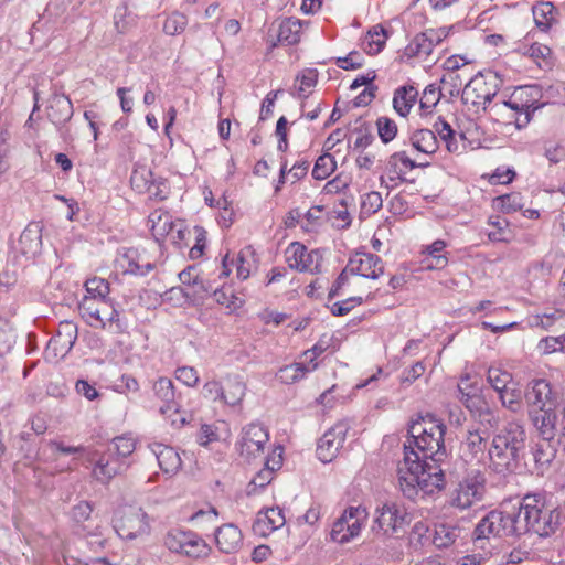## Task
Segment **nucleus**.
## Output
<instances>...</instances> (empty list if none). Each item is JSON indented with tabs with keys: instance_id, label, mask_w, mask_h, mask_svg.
I'll list each match as a JSON object with an SVG mask.
<instances>
[{
	"instance_id": "f257e3e1",
	"label": "nucleus",
	"mask_w": 565,
	"mask_h": 565,
	"mask_svg": "<svg viewBox=\"0 0 565 565\" xmlns=\"http://www.w3.org/2000/svg\"><path fill=\"white\" fill-rule=\"evenodd\" d=\"M411 439L404 445V458L397 466L398 487L404 497L415 500L419 493H434L445 486L440 462L446 458L445 424L431 415L413 422Z\"/></svg>"
},
{
	"instance_id": "f03ea898",
	"label": "nucleus",
	"mask_w": 565,
	"mask_h": 565,
	"mask_svg": "<svg viewBox=\"0 0 565 565\" xmlns=\"http://www.w3.org/2000/svg\"><path fill=\"white\" fill-rule=\"evenodd\" d=\"M526 431L522 420L511 419L497 429L487 452L489 469L500 476L514 472L525 449Z\"/></svg>"
},
{
	"instance_id": "7ed1b4c3",
	"label": "nucleus",
	"mask_w": 565,
	"mask_h": 565,
	"mask_svg": "<svg viewBox=\"0 0 565 565\" xmlns=\"http://www.w3.org/2000/svg\"><path fill=\"white\" fill-rule=\"evenodd\" d=\"M513 513L516 536L533 532L546 537L555 533L559 525L561 513L545 495L540 493L526 494Z\"/></svg>"
},
{
	"instance_id": "20e7f679",
	"label": "nucleus",
	"mask_w": 565,
	"mask_h": 565,
	"mask_svg": "<svg viewBox=\"0 0 565 565\" xmlns=\"http://www.w3.org/2000/svg\"><path fill=\"white\" fill-rule=\"evenodd\" d=\"M135 449V439L125 435L114 438L103 452L98 450L90 451L87 461L93 466V477L104 484L109 483L113 478L127 468L124 460Z\"/></svg>"
},
{
	"instance_id": "39448f33",
	"label": "nucleus",
	"mask_w": 565,
	"mask_h": 565,
	"mask_svg": "<svg viewBox=\"0 0 565 565\" xmlns=\"http://www.w3.org/2000/svg\"><path fill=\"white\" fill-rule=\"evenodd\" d=\"M502 86V79L495 73H478L463 87L461 99L466 105L493 115L500 114V102L492 104Z\"/></svg>"
},
{
	"instance_id": "423d86ee",
	"label": "nucleus",
	"mask_w": 565,
	"mask_h": 565,
	"mask_svg": "<svg viewBox=\"0 0 565 565\" xmlns=\"http://www.w3.org/2000/svg\"><path fill=\"white\" fill-rule=\"evenodd\" d=\"M516 536L512 512L492 510L476 525L472 541L477 547L484 548L491 537Z\"/></svg>"
},
{
	"instance_id": "0eeeda50",
	"label": "nucleus",
	"mask_w": 565,
	"mask_h": 565,
	"mask_svg": "<svg viewBox=\"0 0 565 565\" xmlns=\"http://www.w3.org/2000/svg\"><path fill=\"white\" fill-rule=\"evenodd\" d=\"M539 86H520L508 98L500 99V111L505 108L512 110L514 115H519L514 118L515 126L519 129L525 127L531 115L544 106V103L539 104Z\"/></svg>"
},
{
	"instance_id": "6e6552de",
	"label": "nucleus",
	"mask_w": 565,
	"mask_h": 565,
	"mask_svg": "<svg viewBox=\"0 0 565 565\" xmlns=\"http://www.w3.org/2000/svg\"><path fill=\"white\" fill-rule=\"evenodd\" d=\"M486 492L484 476L478 471L468 473L450 491L448 503L459 510H466L483 499Z\"/></svg>"
},
{
	"instance_id": "1a4fd4ad",
	"label": "nucleus",
	"mask_w": 565,
	"mask_h": 565,
	"mask_svg": "<svg viewBox=\"0 0 565 565\" xmlns=\"http://www.w3.org/2000/svg\"><path fill=\"white\" fill-rule=\"evenodd\" d=\"M116 533L125 540H135L150 533L148 514L137 507L120 509L114 519Z\"/></svg>"
},
{
	"instance_id": "9d476101",
	"label": "nucleus",
	"mask_w": 565,
	"mask_h": 565,
	"mask_svg": "<svg viewBox=\"0 0 565 565\" xmlns=\"http://www.w3.org/2000/svg\"><path fill=\"white\" fill-rule=\"evenodd\" d=\"M537 436L548 443H554L565 454V406L548 408L547 413L531 422Z\"/></svg>"
},
{
	"instance_id": "9b49d317",
	"label": "nucleus",
	"mask_w": 565,
	"mask_h": 565,
	"mask_svg": "<svg viewBox=\"0 0 565 565\" xmlns=\"http://www.w3.org/2000/svg\"><path fill=\"white\" fill-rule=\"evenodd\" d=\"M366 516L367 512L362 507L348 508L342 515L334 521L330 532V539L339 544L349 543L360 534Z\"/></svg>"
},
{
	"instance_id": "f8f14e48",
	"label": "nucleus",
	"mask_w": 565,
	"mask_h": 565,
	"mask_svg": "<svg viewBox=\"0 0 565 565\" xmlns=\"http://www.w3.org/2000/svg\"><path fill=\"white\" fill-rule=\"evenodd\" d=\"M268 441V430L260 424L252 423L242 428L236 448L242 458L250 461L264 455Z\"/></svg>"
},
{
	"instance_id": "ddd939ff",
	"label": "nucleus",
	"mask_w": 565,
	"mask_h": 565,
	"mask_svg": "<svg viewBox=\"0 0 565 565\" xmlns=\"http://www.w3.org/2000/svg\"><path fill=\"white\" fill-rule=\"evenodd\" d=\"M524 397L531 422L536 419V416L547 413L548 408H556L552 386L546 380L539 379L530 382Z\"/></svg>"
},
{
	"instance_id": "4468645a",
	"label": "nucleus",
	"mask_w": 565,
	"mask_h": 565,
	"mask_svg": "<svg viewBox=\"0 0 565 565\" xmlns=\"http://www.w3.org/2000/svg\"><path fill=\"white\" fill-rule=\"evenodd\" d=\"M288 266L301 273L319 274L322 265V254L319 249L309 250L299 242L291 243L286 249Z\"/></svg>"
},
{
	"instance_id": "2eb2a0df",
	"label": "nucleus",
	"mask_w": 565,
	"mask_h": 565,
	"mask_svg": "<svg viewBox=\"0 0 565 565\" xmlns=\"http://www.w3.org/2000/svg\"><path fill=\"white\" fill-rule=\"evenodd\" d=\"M350 428V422L343 419L335 423L322 435L317 446V456L320 461L327 463L338 456Z\"/></svg>"
},
{
	"instance_id": "dca6fc26",
	"label": "nucleus",
	"mask_w": 565,
	"mask_h": 565,
	"mask_svg": "<svg viewBox=\"0 0 565 565\" xmlns=\"http://www.w3.org/2000/svg\"><path fill=\"white\" fill-rule=\"evenodd\" d=\"M77 324L71 320L58 323L56 334L49 341L45 349V359L57 361L63 359L74 347L77 340Z\"/></svg>"
},
{
	"instance_id": "f3484780",
	"label": "nucleus",
	"mask_w": 565,
	"mask_h": 565,
	"mask_svg": "<svg viewBox=\"0 0 565 565\" xmlns=\"http://www.w3.org/2000/svg\"><path fill=\"white\" fill-rule=\"evenodd\" d=\"M406 516L405 511L396 503H384L375 510L372 530L376 534L392 536L404 525Z\"/></svg>"
},
{
	"instance_id": "a211bd4d",
	"label": "nucleus",
	"mask_w": 565,
	"mask_h": 565,
	"mask_svg": "<svg viewBox=\"0 0 565 565\" xmlns=\"http://www.w3.org/2000/svg\"><path fill=\"white\" fill-rule=\"evenodd\" d=\"M488 425L472 424L461 443V451L465 457L477 461L487 458L488 448L490 446V433Z\"/></svg>"
},
{
	"instance_id": "6ab92c4d",
	"label": "nucleus",
	"mask_w": 565,
	"mask_h": 565,
	"mask_svg": "<svg viewBox=\"0 0 565 565\" xmlns=\"http://www.w3.org/2000/svg\"><path fill=\"white\" fill-rule=\"evenodd\" d=\"M115 266L124 275L146 276L154 268L152 262L137 248H121L115 260Z\"/></svg>"
},
{
	"instance_id": "aec40b11",
	"label": "nucleus",
	"mask_w": 565,
	"mask_h": 565,
	"mask_svg": "<svg viewBox=\"0 0 565 565\" xmlns=\"http://www.w3.org/2000/svg\"><path fill=\"white\" fill-rule=\"evenodd\" d=\"M444 30L429 29L417 34L405 47L404 54L408 57H419L427 61L433 53L434 47L446 36Z\"/></svg>"
},
{
	"instance_id": "412c9836",
	"label": "nucleus",
	"mask_w": 565,
	"mask_h": 565,
	"mask_svg": "<svg viewBox=\"0 0 565 565\" xmlns=\"http://www.w3.org/2000/svg\"><path fill=\"white\" fill-rule=\"evenodd\" d=\"M460 402L477 419L476 424L488 425L490 428H495L499 425V416L490 407L489 403L481 396L478 390L475 393L463 394L460 396Z\"/></svg>"
},
{
	"instance_id": "4be33fe9",
	"label": "nucleus",
	"mask_w": 565,
	"mask_h": 565,
	"mask_svg": "<svg viewBox=\"0 0 565 565\" xmlns=\"http://www.w3.org/2000/svg\"><path fill=\"white\" fill-rule=\"evenodd\" d=\"M347 268L350 275H359L370 279H377L384 273L383 262L379 256L362 252H358L350 257Z\"/></svg>"
},
{
	"instance_id": "5701e85b",
	"label": "nucleus",
	"mask_w": 565,
	"mask_h": 565,
	"mask_svg": "<svg viewBox=\"0 0 565 565\" xmlns=\"http://www.w3.org/2000/svg\"><path fill=\"white\" fill-rule=\"evenodd\" d=\"M282 465V449L275 448L271 454L266 458L264 468L253 478L248 486V494L255 493L256 488L263 489L274 478L276 470L280 469Z\"/></svg>"
},
{
	"instance_id": "b1692460",
	"label": "nucleus",
	"mask_w": 565,
	"mask_h": 565,
	"mask_svg": "<svg viewBox=\"0 0 565 565\" xmlns=\"http://www.w3.org/2000/svg\"><path fill=\"white\" fill-rule=\"evenodd\" d=\"M49 120L60 127L66 124L73 116V104L64 94L54 93L49 98L46 107Z\"/></svg>"
},
{
	"instance_id": "393cba45",
	"label": "nucleus",
	"mask_w": 565,
	"mask_h": 565,
	"mask_svg": "<svg viewBox=\"0 0 565 565\" xmlns=\"http://www.w3.org/2000/svg\"><path fill=\"white\" fill-rule=\"evenodd\" d=\"M286 518L280 508H268L257 513V518L253 524L254 531L263 536L269 535L274 531L282 527Z\"/></svg>"
},
{
	"instance_id": "a878e982",
	"label": "nucleus",
	"mask_w": 565,
	"mask_h": 565,
	"mask_svg": "<svg viewBox=\"0 0 565 565\" xmlns=\"http://www.w3.org/2000/svg\"><path fill=\"white\" fill-rule=\"evenodd\" d=\"M151 452L156 456L160 469L169 475H175L182 465L179 452L164 444L153 443L150 445Z\"/></svg>"
},
{
	"instance_id": "bb28decb",
	"label": "nucleus",
	"mask_w": 565,
	"mask_h": 565,
	"mask_svg": "<svg viewBox=\"0 0 565 565\" xmlns=\"http://www.w3.org/2000/svg\"><path fill=\"white\" fill-rule=\"evenodd\" d=\"M215 541L221 552L231 554L237 552L242 546L243 535L236 525L230 523L216 530Z\"/></svg>"
},
{
	"instance_id": "cd10ccee",
	"label": "nucleus",
	"mask_w": 565,
	"mask_h": 565,
	"mask_svg": "<svg viewBox=\"0 0 565 565\" xmlns=\"http://www.w3.org/2000/svg\"><path fill=\"white\" fill-rule=\"evenodd\" d=\"M42 246L41 230L38 224H31L24 228L19 238V250L28 258L40 253Z\"/></svg>"
},
{
	"instance_id": "c85d7f7f",
	"label": "nucleus",
	"mask_w": 565,
	"mask_h": 565,
	"mask_svg": "<svg viewBox=\"0 0 565 565\" xmlns=\"http://www.w3.org/2000/svg\"><path fill=\"white\" fill-rule=\"evenodd\" d=\"M153 392L156 396L163 402L160 412L166 414L169 411L178 412V404L175 402L174 386L170 379L159 377L153 383Z\"/></svg>"
},
{
	"instance_id": "c756f323",
	"label": "nucleus",
	"mask_w": 565,
	"mask_h": 565,
	"mask_svg": "<svg viewBox=\"0 0 565 565\" xmlns=\"http://www.w3.org/2000/svg\"><path fill=\"white\" fill-rule=\"evenodd\" d=\"M302 23L296 18H286L279 22L277 38L282 45H295L300 42Z\"/></svg>"
},
{
	"instance_id": "7c9ffc66",
	"label": "nucleus",
	"mask_w": 565,
	"mask_h": 565,
	"mask_svg": "<svg viewBox=\"0 0 565 565\" xmlns=\"http://www.w3.org/2000/svg\"><path fill=\"white\" fill-rule=\"evenodd\" d=\"M417 96L418 93L414 86H402L394 93L393 108L401 117L405 118L415 105Z\"/></svg>"
},
{
	"instance_id": "2f4dec72",
	"label": "nucleus",
	"mask_w": 565,
	"mask_h": 565,
	"mask_svg": "<svg viewBox=\"0 0 565 565\" xmlns=\"http://www.w3.org/2000/svg\"><path fill=\"white\" fill-rule=\"evenodd\" d=\"M532 13L536 26L541 31H548L557 21V10L552 2H540L533 6Z\"/></svg>"
},
{
	"instance_id": "473e14b6",
	"label": "nucleus",
	"mask_w": 565,
	"mask_h": 565,
	"mask_svg": "<svg viewBox=\"0 0 565 565\" xmlns=\"http://www.w3.org/2000/svg\"><path fill=\"white\" fill-rule=\"evenodd\" d=\"M149 222L151 223L152 235L157 238H163L173 233L175 227L172 216L161 210H156L149 215Z\"/></svg>"
},
{
	"instance_id": "72a5a7b5",
	"label": "nucleus",
	"mask_w": 565,
	"mask_h": 565,
	"mask_svg": "<svg viewBox=\"0 0 565 565\" xmlns=\"http://www.w3.org/2000/svg\"><path fill=\"white\" fill-rule=\"evenodd\" d=\"M412 146L419 152L433 154L438 150V140L435 131L418 129L411 136Z\"/></svg>"
},
{
	"instance_id": "f704fd0d",
	"label": "nucleus",
	"mask_w": 565,
	"mask_h": 565,
	"mask_svg": "<svg viewBox=\"0 0 565 565\" xmlns=\"http://www.w3.org/2000/svg\"><path fill=\"white\" fill-rule=\"evenodd\" d=\"M422 164H417L412 160L405 151L394 152L386 161L385 172H390L393 175L405 177V174Z\"/></svg>"
},
{
	"instance_id": "c9c22d12",
	"label": "nucleus",
	"mask_w": 565,
	"mask_h": 565,
	"mask_svg": "<svg viewBox=\"0 0 565 565\" xmlns=\"http://www.w3.org/2000/svg\"><path fill=\"white\" fill-rule=\"evenodd\" d=\"M246 393V385L239 376L233 375L226 377V385L223 390V402L226 405H238Z\"/></svg>"
},
{
	"instance_id": "e433bc0d",
	"label": "nucleus",
	"mask_w": 565,
	"mask_h": 565,
	"mask_svg": "<svg viewBox=\"0 0 565 565\" xmlns=\"http://www.w3.org/2000/svg\"><path fill=\"white\" fill-rule=\"evenodd\" d=\"M318 367L317 363H292L286 365L278 371V379L286 384L295 383L306 376V374L315 371Z\"/></svg>"
},
{
	"instance_id": "4c0bfd02",
	"label": "nucleus",
	"mask_w": 565,
	"mask_h": 565,
	"mask_svg": "<svg viewBox=\"0 0 565 565\" xmlns=\"http://www.w3.org/2000/svg\"><path fill=\"white\" fill-rule=\"evenodd\" d=\"M387 31L382 25L373 26L364 36L363 49L371 55H375L382 51L387 40Z\"/></svg>"
},
{
	"instance_id": "58836bf2",
	"label": "nucleus",
	"mask_w": 565,
	"mask_h": 565,
	"mask_svg": "<svg viewBox=\"0 0 565 565\" xmlns=\"http://www.w3.org/2000/svg\"><path fill=\"white\" fill-rule=\"evenodd\" d=\"M460 536V529L448 524H438L435 527L433 542L438 548L452 545Z\"/></svg>"
},
{
	"instance_id": "ea45409f",
	"label": "nucleus",
	"mask_w": 565,
	"mask_h": 565,
	"mask_svg": "<svg viewBox=\"0 0 565 565\" xmlns=\"http://www.w3.org/2000/svg\"><path fill=\"white\" fill-rule=\"evenodd\" d=\"M97 319L98 320L93 319L89 326L93 328H105L107 322H118L119 312L110 299H105V301H102V306L98 309Z\"/></svg>"
},
{
	"instance_id": "a19ab883",
	"label": "nucleus",
	"mask_w": 565,
	"mask_h": 565,
	"mask_svg": "<svg viewBox=\"0 0 565 565\" xmlns=\"http://www.w3.org/2000/svg\"><path fill=\"white\" fill-rule=\"evenodd\" d=\"M493 202L497 209L507 214L518 212L524 206L522 195L516 192L500 195Z\"/></svg>"
},
{
	"instance_id": "79ce46f5",
	"label": "nucleus",
	"mask_w": 565,
	"mask_h": 565,
	"mask_svg": "<svg viewBox=\"0 0 565 565\" xmlns=\"http://www.w3.org/2000/svg\"><path fill=\"white\" fill-rule=\"evenodd\" d=\"M210 548L203 539L195 533H191L189 540L185 542L183 555L192 558H200L207 556Z\"/></svg>"
},
{
	"instance_id": "37998d69",
	"label": "nucleus",
	"mask_w": 565,
	"mask_h": 565,
	"mask_svg": "<svg viewBox=\"0 0 565 565\" xmlns=\"http://www.w3.org/2000/svg\"><path fill=\"white\" fill-rule=\"evenodd\" d=\"M254 252L250 247H246L239 252L237 255L235 266H236V276L239 280H245L250 276L253 268V259Z\"/></svg>"
},
{
	"instance_id": "c03bdc74",
	"label": "nucleus",
	"mask_w": 565,
	"mask_h": 565,
	"mask_svg": "<svg viewBox=\"0 0 565 565\" xmlns=\"http://www.w3.org/2000/svg\"><path fill=\"white\" fill-rule=\"evenodd\" d=\"M335 167L334 158L330 153H324L316 160L312 177L316 180H324L335 170Z\"/></svg>"
},
{
	"instance_id": "a18cd8bd",
	"label": "nucleus",
	"mask_w": 565,
	"mask_h": 565,
	"mask_svg": "<svg viewBox=\"0 0 565 565\" xmlns=\"http://www.w3.org/2000/svg\"><path fill=\"white\" fill-rule=\"evenodd\" d=\"M102 301H105V299L84 296L79 302V312L88 324H90L93 319L98 320V309L102 306Z\"/></svg>"
},
{
	"instance_id": "49530a36",
	"label": "nucleus",
	"mask_w": 565,
	"mask_h": 565,
	"mask_svg": "<svg viewBox=\"0 0 565 565\" xmlns=\"http://www.w3.org/2000/svg\"><path fill=\"white\" fill-rule=\"evenodd\" d=\"M375 124L377 135L383 143H388L395 139L398 128L397 124L393 119L386 116H381L376 119Z\"/></svg>"
},
{
	"instance_id": "de8ad7c7",
	"label": "nucleus",
	"mask_w": 565,
	"mask_h": 565,
	"mask_svg": "<svg viewBox=\"0 0 565 565\" xmlns=\"http://www.w3.org/2000/svg\"><path fill=\"white\" fill-rule=\"evenodd\" d=\"M192 532H184L181 530H171L164 537V545L173 553L182 554L185 542L189 540Z\"/></svg>"
},
{
	"instance_id": "09e8293b",
	"label": "nucleus",
	"mask_w": 565,
	"mask_h": 565,
	"mask_svg": "<svg viewBox=\"0 0 565 565\" xmlns=\"http://www.w3.org/2000/svg\"><path fill=\"white\" fill-rule=\"evenodd\" d=\"M499 398L503 407L512 413H520L523 409L521 402V392L515 388H507L499 393Z\"/></svg>"
},
{
	"instance_id": "8fccbe9b",
	"label": "nucleus",
	"mask_w": 565,
	"mask_h": 565,
	"mask_svg": "<svg viewBox=\"0 0 565 565\" xmlns=\"http://www.w3.org/2000/svg\"><path fill=\"white\" fill-rule=\"evenodd\" d=\"M544 97L546 102L544 104H564L565 103V86L563 83L556 82L547 85L546 87H540V95Z\"/></svg>"
},
{
	"instance_id": "3c124183",
	"label": "nucleus",
	"mask_w": 565,
	"mask_h": 565,
	"mask_svg": "<svg viewBox=\"0 0 565 565\" xmlns=\"http://www.w3.org/2000/svg\"><path fill=\"white\" fill-rule=\"evenodd\" d=\"M488 382L498 392L509 388V384L512 382V375L498 367H490L488 370Z\"/></svg>"
},
{
	"instance_id": "603ef678",
	"label": "nucleus",
	"mask_w": 565,
	"mask_h": 565,
	"mask_svg": "<svg viewBox=\"0 0 565 565\" xmlns=\"http://www.w3.org/2000/svg\"><path fill=\"white\" fill-rule=\"evenodd\" d=\"M440 88L436 85L431 84L428 85L424 92L423 96L419 100V107L420 110H423V114H430L431 109L438 104L440 100Z\"/></svg>"
},
{
	"instance_id": "864d4df0",
	"label": "nucleus",
	"mask_w": 565,
	"mask_h": 565,
	"mask_svg": "<svg viewBox=\"0 0 565 565\" xmlns=\"http://www.w3.org/2000/svg\"><path fill=\"white\" fill-rule=\"evenodd\" d=\"M555 457V450L553 448H544L537 445L533 450V458L537 472L543 473Z\"/></svg>"
},
{
	"instance_id": "5fc2aeb1",
	"label": "nucleus",
	"mask_w": 565,
	"mask_h": 565,
	"mask_svg": "<svg viewBox=\"0 0 565 565\" xmlns=\"http://www.w3.org/2000/svg\"><path fill=\"white\" fill-rule=\"evenodd\" d=\"M85 287H86L85 296L96 297L97 299L98 298L109 299L108 295H109L110 288H109V284L105 279H102L98 277L90 278L85 282Z\"/></svg>"
},
{
	"instance_id": "6e6d98bb",
	"label": "nucleus",
	"mask_w": 565,
	"mask_h": 565,
	"mask_svg": "<svg viewBox=\"0 0 565 565\" xmlns=\"http://www.w3.org/2000/svg\"><path fill=\"white\" fill-rule=\"evenodd\" d=\"M17 335L7 321L0 319V354H7L15 344Z\"/></svg>"
},
{
	"instance_id": "4d7b16f0",
	"label": "nucleus",
	"mask_w": 565,
	"mask_h": 565,
	"mask_svg": "<svg viewBox=\"0 0 565 565\" xmlns=\"http://www.w3.org/2000/svg\"><path fill=\"white\" fill-rule=\"evenodd\" d=\"M188 19L184 14L174 12L169 15L163 23V31L168 35L180 34L184 31Z\"/></svg>"
},
{
	"instance_id": "13d9d810",
	"label": "nucleus",
	"mask_w": 565,
	"mask_h": 565,
	"mask_svg": "<svg viewBox=\"0 0 565 565\" xmlns=\"http://www.w3.org/2000/svg\"><path fill=\"white\" fill-rule=\"evenodd\" d=\"M383 205V199L380 192L371 191L363 195L361 202V211L364 214L372 215L376 213Z\"/></svg>"
},
{
	"instance_id": "bf43d9fd",
	"label": "nucleus",
	"mask_w": 565,
	"mask_h": 565,
	"mask_svg": "<svg viewBox=\"0 0 565 565\" xmlns=\"http://www.w3.org/2000/svg\"><path fill=\"white\" fill-rule=\"evenodd\" d=\"M489 224L492 225L495 230L490 231L488 233V237L491 242H508L509 237L507 236V227L509 225L507 220L497 217H490Z\"/></svg>"
},
{
	"instance_id": "052dcab7",
	"label": "nucleus",
	"mask_w": 565,
	"mask_h": 565,
	"mask_svg": "<svg viewBox=\"0 0 565 565\" xmlns=\"http://www.w3.org/2000/svg\"><path fill=\"white\" fill-rule=\"evenodd\" d=\"M153 178L152 172L147 168L135 170L130 177V183L138 192H146L147 186Z\"/></svg>"
},
{
	"instance_id": "680f3d73",
	"label": "nucleus",
	"mask_w": 565,
	"mask_h": 565,
	"mask_svg": "<svg viewBox=\"0 0 565 565\" xmlns=\"http://www.w3.org/2000/svg\"><path fill=\"white\" fill-rule=\"evenodd\" d=\"M428 532H429V526L426 522H423V521L416 522L413 525L412 531L409 533L411 544H413L415 546L424 545L429 540Z\"/></svg>"
},
{
	"instance_id": "e2e57ef3",
	"label": "nucleus",
	"mask_w": 565,
	"mask_h": 565,
	"mask_svg": "<svg viewBox=\"0 0 565 565\" xmlns=\"http://www.w3.org/2000/svg\"><path fill=\"white\" fill-rule=\"evenodd\" d=\"M524 55L531 57L539 66H541L542 62H546L547 57L551 55V49L547 45L534 43L529 47H525Z\"/></svg>"
},
{
	"instance_id": "0e129e2a",
	"label": "nucleus",
	"mask_w": 565,
	"mask_h": 565,
	"mask_svg": "<svg viewBox=\"0 0 565 565\" xmlns=\"http://www.w3.org/2000/svg\"><path fill=\"white\" fill-rule=\"evenodd\" d=\"M335 64L338 67L345 70V71L358 70L363 66L364 58L361 53H359L356 51H352L344 57H338L335 60Z\"/></svg>"
},
{
	"instance_id": "69168bd1",
	"label": "nucleus",
	"mask_w": 565,
	"mask_h": 565,
	"mask_svg": "<svg viewBox=\"0 0 565 565\" xmlns=\"http://www.w3.org/2000/svg\"><path fill=\"white\" fill-rule=\"evenodd\" d=\"M175 379L189 387L199 383L198 371L193 366H180L175 370Z\"/></svg>"
},
{
	"instance_id": "338daca9",
	"label": "nucleus",
	"mask_w": 565,
	"mask_h": 565,
	"mask_svg": "<svg viewBox=\"0 0 565 565\" xmlns=\"http://www.w3.org/2000/svg\"><path fill=\"white\" fill-rule=\"evenodd\" d=\"M362 297H350L342 301H337L331 307V312L333 316H345L348 315L354 307L362 305Z\"/></svg>"
},
{
	"instance_id": "774afa93",
	"label": "nucleus",
	"mask_w": 565,
	"mask_h": 565,
	"mask_svg": "<svg viewBox=\"0 0 565 565\" xmlns=\"http://www.w3.org/2000/svg\"><path fill=\"white\" fill-rule=\"evenodd\" d=\"M224 386L216 380L207 381L202 388V394L212 402H223Z\"/></svg>"
}]
</instances>
